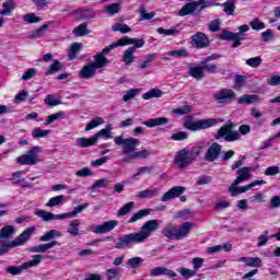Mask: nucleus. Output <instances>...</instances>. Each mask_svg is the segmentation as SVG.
<instances>
[{
    "label": "nucleus",
    "instance_id": "obj_1",
    "mask_svg": "<svg viewBox=\"0 0 280 280\" xmlns=\"http://www.w3.org/2000/svg\"><path fill=\"white\" fill-rule=\"evenodd\" d=\"M145 42L143 39H130L128 37H122L118 42L105 47L101 52L94 55V61H88V63L81 69L80 75L84 80H91L95 78V73H102L106 67L110 65L107 54L116 49V47H126V45H135V47H141Z\"/></svg>",
    "mask_w": 280,
    "mask_h": 280
},
{
    "label": "nucleus",
    "instance_id": "obj_2",
    "mask_svg": "<svg viewBox=\"0 0 280 280\" xmlns=\"http://www.w3.org/2000/svg\"><path fill=\"white\" fill-rule=\"evenodd\" d=\"M250 172H255V168L245 166L237 170L236 174L238 176L234 179V182L229 188L231 196H237V194H246V191H248L249 189H253V187L266 185V180L261 179V180H254L246 186L237 187V185H242L244 180H248V178L253 177V174Z\"/></svg>",
    "mask_w": 280,
    "mask_h": 280
},
{
    "label": "nucleus",
    "instance_id": "obj_3",
    "mask_svg": "<svg viewBox=\"0 0 280 280\" xmlns=\"http://www.w3.org/2000/svg\"><path fill=\"white\" fill-rule=\"evenodd\" d=\"M191 229H194L192 222H184L179 226L176 224L168 223L162 230V235L167 237L168 240H185V237H189V233H191Z\"/></svg>",
    "mask_w": 280,
    "mask_h": 280
},
{
    "label": "nucleus",
    "instance_id": "obj_4",
    "mask_svg": "<svg viewBox=\"0 0 280 280\" xmlns=\"http://www.w3.org/2000/svg\"><path fill=\"white\" fill-rule=\"evenodd\" d=\"M84 209H89V203L77 206L71 212H66L62 214H55L45 210H37L35 215L40 218L43 222H54V220H69V218H78V214L82 213Z\"/></svg>",
    "mask_w": 280,
    "mask_h": 280
},
{
    "label": "nucleus",
    "instance_id": "obj_5",
    "mask_svg": "<svg viewBox=\"0 0 280 280\" xmlns=\"http://www.w3.org/2000/svg\"><path fill=\"white\" fill-rule=\"evenodd\" d=\"M114 143L116 145H122V154H125L126 159L122 160L124 163H128V161H132L135 154L137 153V148L141 145V141L137 138H122L118 136L114 138Z\"/></svg>",
    "mask_w": 280,
    "mask_h": 280
},
{
    "label": "nucleus",
    "instance_id": "obj_6",
    "mask_svg": "<svg viewBox=\"0 0 280 280\" xmlns=\"http://www.w3.org/2000/svg\"><path fill=\"white\" fill-rule=\"evenodd\" d=\"M218 125V119H194L191 116H186L184 121V128L190 130V132H198V130H207V128H213Z\"/></svg>",
    "mask_w": 280,
    "mask_h": 280
},
{
    "label": "nucleus",
    "instance_id": "obj_7",
    "mask_svg": "<svg viewBox=\"0 0 280 280\" xmlns=\"http://www.w3.org/2000/svg\"><path fill=\"white\" fill-rule=\"evenodd\" d=\"M40 152H43L42 147H33L26 153L18 156L15 163H18V165H38V163L43 161L38 155Z\"/></svg>",
    "mask_w": 280,
    "mask_h": 280
},
{
    "label": "nucleus",
    "instance_id": "obj_8",
    "mask_svg": "<svg viewBox=\"0 0 280 280\" xmlns=\"http://www.w3.org/2000/svg\"><path fill=\"white\" fill-rule=\"evenodd\" d=\"M34 231H36V228L31 226L27 228L21 235H19L15 240L11 241L7 245H2L0 247V256L5 255V253H9L11 248H16V246H23L32 235H34Z\"/></svg>",
    "mask_w": 280,
    "mask_h": 280
},
{
    "label": "nucleus",
    "instance_id": "obj_9",
    "mask_svg": "<svg viewBox=\"0 0 280 280\" xmlns=\"http://www.w3.org/2000/svg\"><path fill=\"white\" fill-rule=\"evenodd\" d=\"M194 161V153L187 148L179 150L175 155V165L178 167V170H185L189 167Z\"/></svg>",
    "mask_w": 280,
    "mask_h": 280
},
{
    "label": "nucleus",
    "instance_id": "obj_10",
    "mask_svg": "<svg viewBox=\"0 0 280 280\" xmlns=\"http://www.w3.org/2000/svg\"><path fill=\"white\" fill-rule=\"evenodd\" d=\"M43 255H34L32 260L24 262L21 266H9L7 272L8 275H21L24 270L38 266L40 261H43Z\"/></svg>",
    "mask_w": 280,
    "mask_h": 280
},
{
    "label": "nucleus",
    "instance_id": "obj_11",
    "mask_svg": "<svg viewBox=\"0 0 280 280\" xmlns=\"http://www.w3.org/2000/svg\"><path fill=\"white\" fill-rule=\"evenodd\" d=\"M130 244H143L141 236L138 233H129L119 236L116 248H128Z\"/></svg>",
    "mask_w": 280,
    "mask_h": 280
},
{
    "label": "nucleus",
    "instance_id": "obj_12",
    "mask_svg": "<svg viewBox=\"0 0 280 280\" xmlns=\"http://www.w3.org/2000/svg\"><path fill=\"white\" fill-rule=\"evenodd\" d=\"M159 224V220H150L141 226L138 234L140 235V240H142V243L145 242V240H148L149 237H152V233H154V231H158Z\"/></svg>",
    "mask_w": 280,
    "mask_h": 280
},
{
    "label": "nucleus",
    "instance_id": "obj_13",
    "mask_svg": "<svg viewBox=\"0 0 280 280\" xmlns=\"http://www.w3.org/2000/svg\"><path fill=\"white\" fill-rule=\"evenodd\" d=\"M240 131H233L231 125H225L218 130L217 139H225L226 141H240Z\"/></svg>",
    "mask_w": 280,
    "mask_h": 280
},
{
    "label": "nucleus",
    "instance_id": "obj_14",
    "mask_svg": "<svg viewBox=\"0 0 280 280\" xmlns=\"http://www.w3.org/2000/svg\"><path fill=\"white\" fill-rule=\"evenodd\" d=\"M198 8H200V10H205V8H207V2L205 0L188 2L182 8L178 15L187 16L189 14H194Z\"/></svg>",
    "mask_w": 280,
    "mask_h": 280
},
{
    "label": "nucleus",
    "instance_id": "obj_15",
    "mask_svg": "<svg viewBox=\"0 0 280 280\" xmlns=\"http://www.w3.org/2000/svg\"><path fill=\"white\" fill-rule=\"evenodd\" d=\"M119 224V221L117 220H110L106 221L100 225H96L91 229L92 233H95L96 235H104L106 233H110V231H114L117 229V225Z\"/></svg>",
    "mask_w": 280,
    "mask_h": 280
},
{
    "label": "nucleus",
    "instance_id": "obj_16",
    "mask_svg": "<svg viewBox=\"0 0 280 280\" xmlns=\"http://www.w3.org/2000/svg\"><path fill=\"white\" fill-rule=\"evenodd\" d=\"M214 100L218 104H226V102L235 100V92L231 89H223L214 94Z\"/></svg>",
    "mask_w": 280,
    "mask_h": 280
},
{
    "label": "nucleus",
    "instance_id": "obj_17",
    "mask_svg": "<svg viewBox=\"0 0 280 280\" xmlns=\"http://www.w3.org/2000/svg\"><path fill=\"white\" fill-rule=\"evenodd\" d=\"M187 188L185 186H175L166 191L162 197V202H168V200H174V198H178V196H183Z\"/></svg>",
    "mask_w": 280,
    "mask_h": 280
},
{
    "label": "nucleus",
    "instance_id": "obj_18",
    "mask_svg": "<svg viewBox=\"0 0 280 280\" xmlns=\"http://www.w3.org/2000/svg\"><path fill=\"white\" fill-rule=\"evenodd\" d=\"M23 176H25V172H23V171H18V172L13 173L12 177H11L13 185H19V187H23L24 189L32 188L33 185L25 182V178H23Z\"/></svg>",
    "mask_w": 280,
    "mask_h": 280
},
{
    "label": "nucleus",
    "instance_id": "obj_19",
    "mask_svg": "<svg viewBox=\"0 0 280 280\" xmlns=\"http://www.w3.org/2000/svg\"><path fill=\"white\" fill-rule=\"evenodd\" d=\"M2 8L3 10L0 11V27H3V16H10L16 5L14 4V0H8V2L2 4Z\"/></svg>",
    "mask_w": 280,
    "mask_h": 280
},
{
    "label": "nucleus",
    "instance_id": "obj_20",
    "mask_svg": "<svg viewBox=\"0 0 280 280\" xmlns=\"http://www.w3.org/2000/svg\"><path fill=\"white\" fill-rule=\"evenodd\" d=\"M220 152H222V147L218 143H213L206 153V161H215V159L220 156Z\"/></svg>",
    "mask_w": 280,
    "mask_h": 280
},
{
    "label": "nucleus",
    "instance_id": "obj_21",
    "mask_svg": "<svg viewBox=\"0 0 280 280\" xmlns=\"http://www.w3.org/2000/svg\"><path fill=\"white\" fill-rule=\"evenodd\" d=\"M237 261L249 268H261V258L259 257H240Z\"/></svg>",
    "mask_w": 280,
    "mask_h": 280
},
{
    "label": "nucleus",
    "instance_id": "obj_22",
    "mask_svg": "<svg viewBox=\"0 0 280 280\" xmlns=\"http://www.w3.org/2000/svg\"><path fill=\"white\" fill-rule=\"evenodd\" d=\"M161 275H165L166 277H170L171 279H174L177 277V275L165 267H155L151 270V277H161Z\"/></svg>",
    "mask_w": 280,
    "mask_h": 280
},
{
    "label": "nucleus",
    "instance_id": "obj_23",
    "mask_svg": "<svg viewBox=\"0 0 280 280\" xmlns=\"http://www.w3.org/2000/svg\"><path fill=\"white\" fill-rule=\"evenodd\" d=\"M78 148H91L97 145V138L93 135L90 138H79L75 142Z\"/></svg>",
    "mask_w": 280,
    "mask_h": 280
},
{
    "label": "nucleus",
    "instance_id": "obj_24",
    "mask_svg": "<svg viewBox=\"0 0 280 280\" xmlns=\"http://www.w3.org/2000/svg\"><path fill=\"white\" fill-rule=\"evenodd\" d=\"M261 96L257 94H245L238 97V104H259Z\"/></svg>",
    "mask_w": 280,
    "mask_h": 280
},
{
    "label": "nucleus",
    "instance_id": "obj_25",
    "mask_svg": "<svg viewBox=\"0 0 280 280\" xmlns=\"http://www.w3.org/2000/svg\"><path fill=\"white\" fill-rule=\"evenodd\" d=\"M188 73L191 78H195V80H202L205 78V68L202 63L201 66L192 65L189 67Z\"/></svg>",
    "mask_w": 280,
    "mask_h": 280
},
{
    "label": "nucleus",
    "instance_id": "obj_26",
    "mask_svg": "<svg viewBox=\"0 0 280 280\" xmlns=\"http://www.w3.org/2000/svg\"><path fill=\"white\" fill-rule=\"evenodd\" d=\"M94 137L96 138V142L100 141V137H103L105 141H108V139H113V125H106V127L95 133Z\"/></svg>",
    "mask_w": 280,
    "mask_h": 280
},
{
    "label": "nucleus",
    "instance_id": "obj_27",
    "mask_svg": "<svg viewBox=\"0 0 280 280\" xmlns=\"http://www.w3.org/2000/svg\"><path fill=\"white\" fill-rule=\"evenodd\" d=\"M82 49H84L83 43H73L68 51V60H75Z\"/></svg>",
    "mask_w": 280,
    "mask_h": 280
},
{
    "label": "nucleus",
    "instance_id": "obj_28",
    "mask_svg": "<svg viewBox=\"0 0 280 280\" xmlns=\"http://www.w3.org/2000/svg\"><path fill=\"white\" fill-rule=\"evenodd\" d=\"M165 124H170V119L165 117L152 118L143 122L147 128H156V126H165Z\"/></svg>",
    "mask_w": 280,
    "mask_h": 280
},
{
    "label": "nucleus",
    "instance_id": "obj_29",
    "mask_svg": "<svg viewBox=\"0 0 280 280\" xmlns=\"http://www.w3.org/2000/svg\"><path fill=\"white\" fill-rule=\"evenodd\" d=\"M15 234L16 228L14 225H7L0 230V240H10Z\"/></svg>",
    "mask_w": 280,
    "mask_h": 280
},
{
    "label": "nucleus",
    "instance_id": "obj_30",
    "mask_svg": "<svg viewBox=\"0 0 280 280\" xmlns=\"http://www.w3.org/2000/svg\"><path fill=\"white\" fill-rule=\"evenodd\" d=\"M154 196H159V188L151 187L138 191L136 198H154Z\"/></svg>",
    "mask_w": 280,
    "mask_h": 280
},
{
    "label": "nucleus",
    "instance_id": "obj_31",
    "mask_svg": "<svg viewBox=\"0 0 280 280\" xmlns=\"http://www.w3.org/2000/svg\"><path fill=\"white\" fill-rule=\"evenodd\" d=\"M56 244H58V242L52 241L50 243L36 245V246L32 247L30 250H31V253H47V250H49V248H54V246H56Z\"/></svg>",
    "mask_w": 280,
    "mask_h": 280
},
{
    "label": "nucleus",
    "instance_id": "obj_32",
    "mask_svg": "<svg viewBox=\"0 0 280 280\" xmlns=\"http://www.w3.org/2000/svg\"><path fill=\"white\" fill-rule=\"evenodd\" d=\"M56 237H62V232L50 230L39 237V242H50V240H56Z\"/></svg>",
    "mask_w": 280,
    "mask_h": 280
},
{
    "label": "nucleus",
    "instance_id": "obj_33",
    "mask_svg": "<svg viewBox=\"0 0 280 280\" xmlns=\"http://www.w3.org/2000/svg\"><path fill=\"white\" fill-rule=\"evenodd\" d=\"M192 47H209V38L207 36H194L191 40Z\"/></svg>",
    "mask_w": 280,
    "mask_h": 280
},
{
    "label": "nucleus",
    "instance_id": "obj_34",
    "mask_svg": "<svg viewBox=\"0 0 280 280\" xmlns=\"http://www.w3.org/2000/svg\"><path fill=\"white\" fill-rule=\"evenodd\" d=\"M135 47H129L127 50H125L124 55H122V62H125V65H132V62H135Z\"/></svg>",
    "mask_w": 280,
    "mask_h": 280
},
{
    "label": "nucleus",
    "instance_id": "obj_35",
    "mask_svg": "<svg viewBox=\"0 0 280 280\" xmlns=\"http://www.w3.org/2000/svg\"><path fill=\"white\" fill-rule=\"evenodd\" d=\"M175 220H191L194 218V211L191 209L179 210L174 215Z\"/></svg>",
    "mask_w": 280,
    "mask_h": 280
},
{
    "label": "nucleus",
    "instance_id": "obj_36",
    "mask_svg": "<svg viewBox=\"0 0 280 280\" xmlns=\"http://www.w3.org/2000/svg\"><path fill=\"white\" fill-rule=\"evenodd\" d=\"M235 1L237 0H228L221 4V8H223V11L228 16H233V14H235Z\"/></svg>",
    "mask_w": 280,
    "mask_h": 280
},
{
    "label": "nucleus",
    "instance_id": "obj_37",
    "mask_svg": "<svg viewBox=\"0 0 280 280\" xmlns=\"http://www.w3.org/2000/svg\"><path fill=\"white\" fill-rule=\"evenodd\" d=\"M194 108L191 105H183L180 107L172 109V115H177L178 117H183V115H189Z\"/></svg>",
    "mask_w": 280,
    "mask_h": 280
},
{
    "label": "nucleus",
    "instance_id": "obj_38",
    "mask_svg": "<svg viewBox=\"0 0 280 280\" xmlns=\"http://www.w3.org/2000/svg\"><path fill=\"white\" fill-rule=\"evenodd\" d=\"M66 115L67 114H65L63 110H60L56 114H51V115L47 116L45 126H50V124H54V121H60V119H65Z\"/></svg>",
    "mask_w": 280,
    "mask_h": 280
},
{
    "label": "nucleus",
    "instance_id": "obj_39",
    "mask_svg": "<svg viewBox=\"0 0 280 280\" xmlns=\"http://www.w3.org/2000/svg\"><path fill=\"white\" fill-rule=\"evenodd\" d=\"M248 30H250V26H248V24H244L238 27V33H233V32L223 30L221 36H240L248 32Z\"/></svg>",
    "mask_w": 280,
    "mask_h": 280
},
{
    "label": "nucleus",
    "instance_id": "obj_40",
    "mask_svg": "<svg viewBox=\"0 0 280 280\" xmlns=\"http://www.w3.org/2000/svg\"><path fill=\"white\" fill-rule=\"evenodd\" d=\"M163 91L159 89H152L142 95V100H154L156 97H163Z\"/></svg>",
    "mask_w": 280,
    "mask_h": 280
},
{
    "label": "nucleus",
    "instance_id": "obj_41",
    "mask_svg": "<svg viewBox=\"0 0 280 280\" xmlns=\"http://www.w3.org/2000/svg\"><path fill=\"white\" fill-rule=\"evenodd\" d=\"M79 226H80V221L79 220L71 221L69 226H68L69 235H72V237H75V236L80 235Z\"/></svg>",
    "mask_w": 280,
    "mask_h": 280
},
{
    "label": "nucleus",
    "instance_id": "obj_42",
    "mask_svg": "<svg viewBox=\"0 0 280 280\" xmlns=\"http://www.w3.org/2000/svg\"><path fill=\"white\" fill-rule=\"evenodd\" d=\"M60 205H65V195L51 197L46 203V207H60Z\"/></svg>",
    "mask_w": 280,
    "mask_h": 280
},
{
    "label": "nucleus",
    "instance_id": "obj_43",
    "mask_svg": "<svg viewBox=\"0 0 280 280\" xmlns=\"http://www.w3.org/2000/svg\"><path fill=\"white\" fill-rule=\"evenodd\" d=\"M102 124H104V118L97 116L95 118H93L86 126H85V132H89L95 128H97L98 126H102Z\"/></svg>",
    "mask_w": 280,
    "mask_h": 280
},
{
    "label": "nucleus",
    "instance_id": "obj_44",
    "mask_svg": "<svg viewBox=\"0 0 280 280\" xmlns=\"http://www.w3.org/2000/svg\"><path fill=\"white\" fill-rule=\"evenodd\" d=\"M51 135V130H45L40 128H35L32 131L33 139H45L46 137Z\"/></svg>",
    "mask_w": 280,
    "mask_h": 280
},
{
    "label": "nucleus",
    "instance_id": "obj_45",
    "mask_svg": "<svg viewBox=\"0 0 280 280\" xmlns=\"http://www.w3.org/2000/svg\"><path fill=\"white\" fill-rule=\"evenodd\" d=\"M105 12L109 14V16H115V14H119L121 12V4L112 3L105 7Z\"/></svg>",
    "mask_w": 280,
    "mask_h": 280
},
{
    "label": "nucleus",
    "instance_id": "obj_46",
    "mask_svg": "<svg viewBox=\"0 0 280 280\" xmlns=\"http://www.w3.org/2000/svg\"><path fill=\"white\" fill-rule=\"evenodd\" d=\"M72 33L75 34V36H89L91 31L88 28L86 23H82L81 25L73 28Z\"/></svg>",
    "mask_w": 280,
    "mask_h": 280
},
{
    "label": "nucleus",
    "instance_id": "obj_47",
    "mask_svg": "<svg viewBox=\"0 0 280 280\" xmlns=\"http://www.w3.org/2000/svg\"><path fill=\"white\" fill-rule=\"evenodd\" d=\"M221 40H228L231 43L232 47H240L242 45V40H244V37L240 36H222Z\"/></svg>",
    "mask_w": 280,
    "mask_h": 280
},
{
    "label": "nucleus",
    "instance_id": "obj_48",
    "mask_svg": "<svg viewBox=\"0 0 280 280\" xmlns=\"http://www.w3.org/2000/svg\"><path fill=\"white\" fill-rule=\"evenodd\" d=\"M249 26L252 30H254V32H261V30H266V24L257 18L249 22Z\"/></svg>",
    "mask_w": 280,
    "mask_h": 280
},
{
    "label": "nucleus",
    "instance_id": "obj_49",
    "mask_svg": "<svg viewBox=\"0 0 280 280\" xmlns=\"http://www.w3.org/2000/svg\"><path fill=\"white\" fill-rule=\"evenodd\" d=\"M139 12H140V19H141V21H151V19H152L153 16H156V13H155V12L147 13V12H148V9L145 8V5H141L140 9H139Z\"/></svg>",
    "mask_w": 280,
    "mask_h": 280
},
{
    "label": "nucleus",
    "instance_id": "obj_50",
    "mask_svg": "<svg viewBox=\"0 0 280 280\" xmlns=\"http://www.w3.org/2000/svg\"><path fill=\"white\" fill-rule=\"evenodd\" d=\"M151 213V210L150 209H144V210H139L137 213H135L129 222L132 223V222H138V220H142V218H145V215H150Z\"/></svg>",
    "mask_w": 280,
    "mask_h": 280
},
{
    "label": "nucleus",
    "instance_id": "obj_51",
    "mask_svg": "<svg viewBox=\"0 0 280 280\" xmlns=\"http://www.w3.org/2000/svg\"><path fill=\"white\" fill-rule=\"evenodd\" d=\"M110 185V179L102 178L97 179L93 186L90 187L91 191H95V189H102L104 187H108Z\"/></svg>",
    "mask_w": 280,
    "mask_h": 280
},
{
    "label": "nucleus",
    "instance_id": "obj_52",
    "mask_svg": "<svg viewBox=\"0 0 280 280\" xmlns=\"http://www.w3.org/2000/svg\"><path fill=\"white\" fill-rule=\"evenodd\" d=\"M58 71H62V63H60V61H55L49 66L46 75H54V73H58Z\"/></svg>",
    "mask_w": 280,
    "mask_h": 280
},
{
    "label": "nucleus",
    "instance_id": "obj_53",
    "mask_svg": "<svg viewBox=\"0 0 280 280\" xmlns=\"http://www.w3.org/2000/svg\"><path fill=\"white\" fill-rule=\"evenodd\" d=\"M112 30L113 32H120V34H128L131 32V28L128 26V24H114Z\"/></svg>",
    "mask_w": 280,
    "mask_h": 280
},
{
    "label": "nucleus",
    "instance_id": "obj_54",
    "mask_svg": "<svg viewBox=\"0 0 280 280\" xmlns=\"http://www.w3.org/2000/svg\"><path fill=\"white\" fill-rule=\"evenodd\" d=\"M142 265H143V258L141 257H133L127 261V266L132 269L139 268V266H142Z\"/></svg>",
    "mask_w": 280,
    "mask_h": 280
},
{
    "label": "nucleus",
    "instance_id": "obj_55",
    "mask_svg": "<svg viewBox=\"0 0 280 280\" xmlns=\"http://www.w3.org/2000/svg\"><path fill=\"white\" fill-rule=\"evenodd\" d=\"M45 104H47V106H59V104H62V102L60 101V98L49 94L45 98Z\"/></svg>",
    "mask_w": 280,
    "mask_h": 280
},
{
    "label": "nucleus",
    "instance_id": "obj_56",
    "mask_svg": "<svg viewBox=\"0 0 280 280\" xmlns=\"http://www.w3.org/2000/svg\"><path fill=\"white\" fill-rule=\"evenodd\" d=\"M38 73V69L35 68H30L27 69L23 75H22V80L27 81V80H32V78H36V74Z\"/></svg>",
    "mask_w": 280,
    "mask_h": 280
},
{
    "label": "nucleus",
    "instance_id": "obj_57",
    "mask_svg": "<svg viewBox=\"0 0 280 280\" xmlns=\"http://www.w3.org/2000/svg\"><path fill=\"white\" fill-rule=\"evenodd\" d=\"M77 14L81 16V19H95V12L91 9L88 10H79Z\"/></svg>",
    "mask_w": 280,
    "mask_h": 280
},
{
    "label": "nucleus",
    "instance_id": "obj_58",
    "mask_svg": "<svg viewBox=\"0 0 280 280\" xmlns=\"http://www.w3.org/2000/svg\"><path fill=\"white\" fill-rule=\"evenodd\" d=\"M247 67H252V69H257L261 65V57L257 56L254 58H249L246 60Z\"/></svg>",
    "mask_w": 280,
    "mask_h": 280
},
{
    "label": "nucleus",
    "instance_id": "obj_59",
    "mask_svg": "<svg viewBox=\"0 0 280 280\" xmlns=\"http://www.w3.org/2000/svg\"><path fill=\"white\" fill-rule=\"evenodd\" d=\"M265 176H277L280 174V167L277 165L268 166L265 172Z\"/></svg>",
    "mask_w": 280,
    "mask_h": 280
},
{
    "label": "nucleus",
    "instance_id": "obj_60",
    "mask_svg": "<svg viewBox=\"0 0 280 280\" xmlns=\"http://www.w3.org/2000/svg\"><path fill=\"white\" fill-rule=\"evenodd\" d=\"M179 275L184 277V279H191V277H196V271L187 268L178 269Z\"/></svg>",
    "mask_w": 280,
    "mask_h": 280
},
{
    "label": "nucleus",
    "instance_id": "obj_61",
    "mask_svg": "<svg viewBox=\"0 0 280 280\" xmlns=\"http://www.w3.org/2000/svg\"><path fill=\"white\" fill-rule=\"evenodd\" d=\"M93 174L94 173L91 168L83 167L75 173V176H78L79 178H85L86 176H93Z\"/></svg>",
    "mask_w": 280,
    "mask_h": 280
},
{
    "label": "nucleus",
    "instance_id": "obj_62",
    "mask_svg": "<svg viewBox=\"0 0 280 280\" xmlns=\"http://www.w3.org/2000/svg\"><path fill=\"white\" fill-rule=\"evenodd\" d=\"M220 25H222V21L220 19L212 20L208 27L210 32H220Z\"/></svg>",
    "mask_w": 280,
    "mask_h": 280
},
{
    "label": "nucleus",
    "instance_id": "obj_63",
    "mask_svg": "<svg viewBox=\"0 0 280 280\" xmlns=\"http://www.w3.org/2000/svg\"><path fill=\"white\" fill-rule=\"evenodd\" d=\"M150 150L143 149L141 151H136V153H133V158L132 161L137 160V159H148V156H150Z\"/></svg>",
    "mask_w": 280,
    "mask_h": 280
},
{
    "label": "nucleus",
    "instance_id": "obj_64",
    "mask_svg": "<svg viewBox=\"0 0 280 280\" xmlns=\"http://www.w3.org/2000/svg\"><path fill=\"white\" fill-rule=\"evenodd\" d=\"M267 84H269L270 86H279L280 75L279 74H272L269 79H267Z\"/></svg>",
    "mask_w": 280,
    "mask_h": 280
}]
</instances>
